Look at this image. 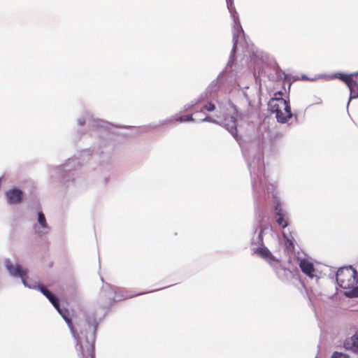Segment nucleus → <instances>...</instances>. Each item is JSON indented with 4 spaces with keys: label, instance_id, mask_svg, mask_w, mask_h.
<instances>
[{
    "label": "nucleus",
    "instance_id": "nucleus-1",
    "mask_svg": "<svg viewBox=\"0 0 358 358\" xmlns=\"http://www.w3.org/2000/svg\"><path fill=\"white\" fill-rule=\"evenodd\" d=\"M98 323L94 317H87L80 330L81 334H85L86 339L85 341H80L79 345L80 358H95L94 342L95 335Z\"/></svg>",
    "mask_w": 358,
    "mask_h": 358
},
{
    "label": "nucleus",
    "instance_id": "nucleus-2",
    "mask_svg": "<svg viewBox=\"0 0 358 358\" xmlns=\"http://www.w3.org/2000/svg\"><path fill=\"white\" fill-rule=\"evenodd\" d=\"M282 92L275 94V97L268 101V108L271 113L275 114L277 121L285 123L292 117V113L289 101L282 97Z\"/></svg>",
    "mask_w": 358,
    "mask_h": 358
},
{
    "label": "nucleus",
    "instance_id": "nucleus-3",
    "mask_svg": "<svg viewBox=\"0 0 358 358\" xmlns=\"http://www.w3.org/2000/svg\"><path fill=\"white\" fill-rule=\"evenodd\" d=\"M338 285L345 289H351L353 296L358 297V273L352 266L343 267L336 273Z\"/></svg>",
    "mask_w": 358,
    "mask_h": 358
},
{
    "label": "nucleus",
    "instance_id": "nucleus-4",
    "mask_svg": "<svg viewBox=\"0 0 358 358\" xmlns=\"http://www.w3.org/2000/svg\"><path fill=\"white\" fill-rule=\"evenodd\" d=\"M336 78H339L341 81L345 83L350 89V98H358V72L345 74L340 73Z\"/></svg>",
    "mask_w": 358,
    "mask_h": 358
},
{
    "label": "nucleus",
    "instance_id": "nucleus-5",
    "mask_svg": "<svg viewBox=\"0 0 358 358\" xmlns=\"http://www.w3.org/2000/svg\"><path fill=\"white\" fill-rule=\"evenodd\" d=\"M6 266L10 275L13 276H20L22 280L23 284L25 286L31 287V286L29 285L27 282V270L22 268L19 265H13L10 261H7L6 262Z\"/></svg>",
    "mask_w": 358,
    "mask_h": 358
},
{
    "label": "nucleus",
    "instance_id": "nucleus-6",
    "mask_svg": "<svg viewBox=\"0 0 358 358\" xmlns=\"http://www.w3.org/2000/svg\"><path fill=\"white\" fill-rule=\"evenodd\" d=\"M48 300L51 302V303L53 305V306L57 310V311L61 314V315L63 317V318L66 322L68 326L69 327L72 334L76 337V332L73 326V323L71 320L67 316L68 310H62L59 308V300L57 296H55L54 294H51L50 296H49Z\"/></svg>",
    "mask_w": 358,
    "mask_h": 358
},
{
    "label": "nucleus",
    "instance_id": "nucleus-7",
    "mask_svg": "<svg viewBox=\"0 0 358 358\" xmlns=\"http://www.w3.org/2000/svg\"><path fill=\"white\" fill-rule=\"evenodd\" d=\"M253 254L262 257L271 265L279 262L278 259H277L266 247H259L253 249Z\"/></svg>",
    "mask_w": 358,
    "mask_h": 358
},
{
    "label": "nucleus",
    "instance_id": "nucleus-8",
    "mask_svg": "<svg viewBox=\"0 0 358 358\" xmlns=\"http://www.w3.org/2000/svg\"><path fill=\"white\" fill-rule=\"evenodd\" d=\"M5 194L7 202L10 205L18 204L22 201L23 192L18 188L8 189Z\"/></svg>",
    "mask_w": 358,
    "mask_h": 358
},
{
    "label": "nucleus",
    "instance_id": "nucleus-9",
    "mask_svg": "<svg viewBox=\"0 0 358 358\" xmlns=\"http://www.w3.org/2000/svg\"><path fill=\"white\" fill-rule=\"evenodd\" d=\"M299 267L301 271L307 276L313 278L315 276V269L313 264L305 259H301L299 263Z\"/></svg>",
    "mask_w": 358,
    "mask_h": 358
},
{
    "label": "nucleus",
    "instance_id": "nucleus-10",
    "mask_svg": "<svg viewBox=\"0 0 358 358\" xmlns=\"http://www.w3.org/2000/svg\"><path fill=\"white\" fill-rule=\"evenodd\" d=\"M224 124L228 129V131L231 134V135L236 139H238V133L236 129V120L235 117L232 116H229L225 117L224 119Z\"/></svg>",
    "mask_w": 358,
    "mask_h": 358
},
{
    "label": "nucleus",
    "instance_id": "nucleus-11",
    "mask_svg": "<svg viewBox=\"0 0 358 358\" xmlns=\"http://www.w3.org/2000/svg\"><path fill=\"white\" fill-rule=\"evenodd\" d=\"M276 222L280 227L285 228L288 225L287 220L285 218L284 214H280L275 215Z\"/></svg>",
    "mask_w": 358,
    "mask_h": 358
},
{
    "label": "nucleus",
    "instance_id": "nucleus-12",
    "mask_svg": "<svg viewBox=\"0 0 358 358\" xmlns=\"http://www.w3.org/2000/svg\"><path fill=\"white\" fill-rule=\"evenodd\" d=\"M283 237L285 239V246L286 249L288 251H294V240L289 238L287 236H285V234H283Z\"/></svg>",
    "mask_w": 358,
    "mask_h": 358
},
{
    "label": "nucleus",
    "instance_id": "nucleus-13",
    "mask_svg": "<svg viewBox=\"0 0 358 358\" xmlns=\"http://www.w3.org/2000/svg\"><path fill=\"white\" fill-rule=\"evenodd\" d=\"M38 221L43 228H47V222L44 214L42 212L38 213Z\"/></svg>",
    "mask_w": 358,
    "mask_h": 358
},
{
    "label": "nucleus",
    "instance_id": "nucleus-14",
    "mask_svg": "<svg viewBox=\"0 0 358 358\" xmlns=\"http://www.w3.org/2000/svg\"><path fill=\"white\" fill-rule=\"evenodd\" d=\"M38 289L43 294H44L47 298L50 296L52 293L43 285L39 284L38 285Z\"/></svg>",
    "mask_w": 358,
    "mask_h": 358
},
{
    "label": "nucleus",
    "instance_id": "nucleus-15",
    "mask_svg": "<svg viewBox=\"0 0 358 358\" xmlns=\"http://www.w3.org/2000/svg\"><path fill=\"white\" fill-rule=\"evenodd\" d=\"M177 120L180 122H189L194 121V118L192 117V115H185L180 116L179 118L177 119Z\"/></svg>",
    "mask_w": 358,
    "mask_h": 358
},
{
    "label": "nucleus",
    "instance_id": "nucleus-16",
    "mask_svg": "<svg viewBox=\"0 0 358 358\" xmlns=\"http://www.w3.org/2000/svg\"><path fill=\"white\" fill-rule=\"evenodd\" d=\"M203 109H205L209 112L213 111L215 109V106L214 103L209 102L207 104H206L203 108L201 109V111L203 110Z\"/></svg>",
    "mask_w": 358,
    "mask_h": 358
},
{
    "label": "nucleus",
    "instance_id": "nucleus-17",
    "mask_svg": "<svg viewBox=\"0 0 358 358\" xmlns=\"http://www.w3.org/2000/svg\"><path fill=\"white\" fill-rule=\"evenodd\" d=\"M351 341L352 342V346H358V332L355 333L352 337Z\"/></svg>",
    "mask_w": 358,
    "mask_h": 358
},
{
    "label": "nucleus",
    "instance_id": "nucleus-18",
    "mask_svg": "<svg viewBox=\"0 0 358 358\" xmlns=\"http://www.w3.org/2000/svg\"><path fill=\"white\" fill-rule=\"evenodd\" d=\"M275 215H280V214H283L282 209V207H281L280 203H278L275 206Z\"/></svg>",
    "mask_w": 358,
    "mask_h": 358
},
{
    "label": "nucleus",
    "instance_id": "nucleus-19",
    "mask_svg": "<svg viewBox=\"0 0 358 358\" xmlns=\"http://www.w3.org/2000/svg\"><path fill=\"white\" fill-rule=\"evenodd\" d=\"M238 34L237 35V38H236V35L235 34L234 35V37H233L234 45H233V49H232L233 52H235L236 50L237 43H238Z\"/></svg>",
    "mask_w": 358,
    "mask_h": 358
},
{
    "label": "nucleus",
    "instance_id": "nucleus-20",
    "mask_svg": "<svg viewBox=\"0 0 358 358\" xmlns=\"http://www.w3.org/2000/svg\"><path fill=\"white\" fill-rule=\"evenodd\" d=\"M339 356H341V352H335L332 354L331 358H340Z\"/></svg>",
    "mask_w": 358,
    "mask_h": 358
},
{
    "label": "nucleus",
    "instance_id": "nucleus-21",
    "mask_svg": "<svg viewBox=\"0 0 358 358\" xmlns=\"http://www.w3.org/2000/svg\"><path fill=\"white\" fill-rule=\"evenodd\" d=\"M202 121H203V122H214V120L210 116H206V117H204L202 120Z\"/></svg>",
    "mask_w": 358,
    "mask_h": 358
},
{
    "label": "nucleus",
    "instance_id": "nucleus-22",
    "mask_svg": "<svg viewBox=\"0 0 358 358\" xmlns=\"http://www.w3.org/2000/svg\"><path fill=\"white\" fill-rule=\"evenodd\" d=\"M340 358H349V356L345 355V354H343L341 353V356H339Z\"/></svg>",
    "mask_w": 358,
    "mask_h": 358
},
{
    "label": "nucleus",
    "instance_id": "nucleus-23",
    "mask_svg": "<svg viewBox=\"0 0 358 358\" xmlns=\"http://www.w3.org/2000/svg\"><path fill=\"white\" fill-rule=\"evenodd\" d=\"M315 358H319V357H315Z\"/></svg>",
    "mask_w": 358,
    "mask_h": 358
}]
</instances>
